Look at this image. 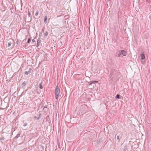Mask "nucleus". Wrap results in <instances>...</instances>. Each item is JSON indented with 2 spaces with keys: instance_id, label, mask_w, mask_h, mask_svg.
<instances>
[{
  "instance_id": "1",
  "label": "nucleus",
  "mask_w": 151,
  "mask_h": 151,
  "mask_svg": "<svg viewBox=\"0 0 151 151\" xmlns=\"http://www.w3.org/2000/svg\"><path fill=\"white\" fill-rule=\"evenodd\" d=\"M119 72L114 69L111 70L110 74V78L114 79L116 78L119 75Z\"/></svg>"
},
{
  "instance_id": "2",
  "label": "nucleus",
  "mask_w": 151,
  "mask_h": 151,
  "mask_svg": "<svg viewBox=\"0 0 151 151\" xmlns=\"http://www.w3.org/2000/svg\"><path fill=\"white\" fill-rule=\"evenodd\" d=\"M60 93V89L58 85H57L55 89V98L57 99L59 97V95Z\"/></svg>"
},
{
  "instance_id": "3",
  "label": "nucleus",
  "mask_w": 151,
  "mask_h": 151,
  "mask_svg": "<svg viewBox=\"0 0 151 151\" xmlns=\"http://www.w3.org/2000/svg\"><path fill=\"white\" fill-rule=\"evenodd\" d=\"M98 82V81H92L90 82H88V86L91 85L92 84H95L96 83H97Z\"/></svg>"
},
{
  "instance_id": "4",
  "label": "nucleus",
  "mask_w": 151,
  "mask_h": 151,
  "mask_svg": "<svg viewBox=\"0 0 151 151\" xmlns=\"http://www.w3.org/2000/svg\"><path fill=\"white\" fill-rule=\"evenodd\" d=\"M32 70V69L31 68H29V70H28L27 71H25V72H24L25 74L26 75H28L30 73H31Z\"/></svg>"
},
{
  "instance_id": "5",
  "label": "nucleus",
  "mask_w": 151,
  "mask_h": 151,
  "mask_svg": "<svg viewBox=\"0 0 151 151\" xmlns=\"http://www.w3.org/2000/svg\"><path fill=\"white\" fill-rule=\"evenodd\" d=\"M140 56L141 57V59L144 60L145 58V55L144 52H142L141 55Z\"/></svg>"
},
{
  "instance_id": "6",
  "label": "nucleus",
  "mask_w": 151,
  "mask_h": 151,
  "mask_svg": "<svg viewBox=\"0 0 151 151\" xmlns=\"http://www.w3.org/2000/svg\"><path fill=\"white\" fill-rule=\"evenodd\" d=\"M121 51V55L124 56H126L127 54V52L126 51L124 50H122Z\"/></svg>"
},
{
  "instance_id": "7",
  "label": "nucleus",
  "mask_w": 151,
  "mask_h": 151,
  "mask_svg": "<svg viewBox=\"0 0 151 151\" xmlns=\"http://www.w3.org/2000/svg\"><path fill=\"white\" fill-rule=\"evenodd\" d=\"M21 132H19L17 135L14 138V139H16L18 138L21 134Z\"/></svg>"
},
{
  "instance_id": "8",
  "label": "nucleus",
  "mask_w": 151,
  "mask_h": 151,
  "mask_svg": "<svg viewBox=\"0 0 151 151\" xmlns=\"http://www.w3.org/2000/svg\"><path fill=\"white\" fill-rule=\"evenodd\" d=\"M41 42V40L39 38L38 40H37V42L36 45V47H38L40 45V44Z\"/></svg>"
},
{
  "instance_id": "9",
  "label": "nucleus",
  "mask_w": 151,
  "mask_h": 151,
  "mask_svg": "<svg viewBox=\"0 0 151 151\" xmlns=\"http://www.w3.org/2000/svg\"><path fill=\"white\" fill-rule=\"evenodd\" d=\"M28 15L29 17H30V22L32 19V18L31 17H30L31 16V14L29 12V10H28Z\"/></svg>"
},
{
  "instance_id": "10",
  "label": "nucleus",
  "mask_w": 151,
  "mask_h": 151,
  "mask_svg": "<svg viewBox=\"0 0 151 151\" xmlns=\"http://www.w3.org/2000/svg\"><path fill=\"white\" fill-rule=\"evenodd\" d=\"M117 54L118 57H120L121 55V51H118L117 52Z\"/></svg>"
},
{
  "instance_id": "11",
  "label": "nucleus",
  "mask_w": 151,
  "mask_h": 151,
  "mask_svg": "<svg viewBox=\"0 0 151 151\" xmlns=\"http://www.w3.org/2000/svg\"><path fill=\"white\" fill-rule=\"evenodd\" d=\"M44 22L45 24H46L47 22V16H45L44 17Z\"/></svg>"
},
{
  "instance_id": "12",
  "label": "nucleus",
  "mask_w": 151,
  "mask_h": 151,
  "mask_svg": "<svg viewBox=\"0 0 151 151\" xmlns=\"http://www.w3.org/2000/svg\"><path fill=\"white\" fill-rule=\"evenodd\" d=\"M4 139L5 138L4 137H2L1 138H0V141L1 143H3Z\"/></svg>"
},
{
  "instance_id": "13",
  "label": "nucleus",
  "mask_w": 151,
  "mask_h": 151,
  "mask_svg": "<svg viewBox=\"0 0 151 151\" xmlns=\"http://www.w3.org/2000/svg\"><path fill=\"white\" fill-rule=\"evenodd\" d=\"M27 83L25 81H24V82L22 83L21 85V86L22 87H24L25 86L26 84Z\"/></svg>"
},
{
  "instance_id": "14",
  "label": "nucleus",
  "mask_w": 151,
  "mask_h": 151,
  "mask_svg": "<svg viewBox=\"0 0 151 151\" xmlns=\"http://www.w3.org/2000/svg\"><path fill=\"white\" fill-rule=\"evenodd\" d=\"M22 122L23 123H24V124H23V126L24 127H25L27 126V125H28V123L27 122H24V120H23V121H22Z\"/></svg>"
},
{
  "instance_id": "15",
  "label": "nucleus",
  "mask_w": 151,
  "mask_h": 151,
  "mask_svg": "<svg viewBox=\"0 0 151 151\" xmlns=\"http://www.w3.org/2000/svg\"><path fill=\"white\" fill-rule=\"evenodd\" d=\"M42 82L40 83V84H39V88H40L41 89H42L43 88V86L42 84Z\"/></svg>"
},
{
  "instance_id": "16",
  "label": "nucleus",
  "mask_w": 151,
  "mask_h": 151,
  "mask_svg": "<svg viewBox=\"0 0 151 151\" xmlns=\"http://www.w3.org/2000/svg\"><path fill=\"white\" fill-rule=\"evenodd\" d=\"M120 96L119 94H117L115 97V98L118 99H120Z\"/></svg>"
},
{
  "instance_id": "17",
  "label": "nucleus",
  "mask_w": 151,
  "mask_h": 151,
  "mask_svg": "<svg viewBox=\"0 0 151 151\" xmlns=\"http://www.w3.org/2000/svg\"><path fill=\"white\" fill-rule=\"evenodd\" d=\"M47 105H45L44 106H43V110H44L45 111L46 110L45 109L47 108Z\"/></svg>"
},
{
  "instance_id": "18",
  "label": "nucleus",
  "mask_w": 151,
  "mask_h": 151,
  "mask_svg": "<svg viewBox=\"0 0 151 151\" xmlns=\"http://www.w3.org/2000/svg\"><path fill=\"white\" fill-rule=\"evenodd\" d=\"M48 35V32H47L46 31L45 34L44 35V36L45 37L47 36Z\"/></svg>"
},
{
  "instance_id": "19",
  "label": "nucleus",
  "mask_w": 151,
  "mask_h": 151,
  "mask_svg": "<svg viewBox=\"0 0 151 151\" xmlns=\"http://www.w3.org/2000/svg\"><path fill=\"white\" fill-rule=\"evenodd\" d=\"M39 11L38 10H36L35 15L36 16H37L38 14Z\"/></svg>"
},
{
  "instance_id": "20",
  "label": "nucleus",
  "mask_w": 151,
  "mask_h": 151,
  "mask_svg": "<svg viewBox=\"0 0 151 151\" xmlns=\"http://www.w3.org/2000/svg\"><path fill=\"white\" fill-rule=\"evenodd\" d=\"M12 42H9L7 46L8 47H10L12 45Z\"/></svg>"
},
{
  "instance_id": "21",
  "label": "nucleus",
  "mask_w": 151,
  "mask_h": 151,
  "mask_svg": "<svg viewBox=\"0 0 151 151\" xmlns=\"http://www.w3.org/2000/svg\"><path fill=\"white\" fill-rule=\"evenodd\" d=\"M31 38H29L28 39V40H27V43H29V42L31 41Z\"/></svg>"
},
{
  "instance_id": "22",
  "label": "nucleus",
  "mask_w": 151,
  "mask_h": 151,
  "mask_svg": "<svg viewBox=\"0 0 151 151\" xmlns=\"http://www.w3.org/2000/svg\"><path fill=\"white\" fill-rule=\"evenodd\" d=\"M34 118L36 119H37V120H39L40 119V117H36V116H34Z\"/></svg>"
},
{
  "instance_id": "23",
  "label": "nucleus",
  "mask_w": 151,
  "mask_h": 151,
  "mask_svg": "<svg viewBox=\"0 0 151 151\" xmlns=\"http://www.w3.org/2000/svg\"><path fill=\"white\" fill-rule=\"evenodd\" d=\"M116 138L117 139L119 140V136H117Z\"/></svg>"
},
{
  "instance_id": "24",
  "label": "nucleus",
  "mask_w": 151,
  "mask_h": 151,
  "mask_svg": "<svg viewBox=\"0 0 151 151\" xmlns=\"http://www.w3.org/2000/svg\"><path fill=\"white\" fill-rule=\"evenodd\" d=\"M49 119V116H47L46 117V119H47V120L48 119Z\"/></svg>"
},
{
  "instance_id": "25",
  "label": "nucleus",
  "mask_w": 151,
  "mask_h": 151,
  "mask_svg": "<svg viewBox=\"0 0 151 151\" xmlns=\"http://www.w3.org/2000/svg\"><path fill=\"white\" fill-rule=\"evenodd\" d=\"M41 116V114L40 113L39 114V116H38V117H40V118Z\"/></svg>"
},
{
  "instance_id": "26",
  "label": "nucleus",
  "mask_w": 151,
  "mask_h": 151,
  "mask_svg": "<svg viewBox=\"0 0 151 151\" xmlns=\"http://www.w3.org/2000/svg\"><path fill=\"white\" fill-rule=\"evenodd\" d=\"M32 41L33 42H35V40L34 39H33Z\"/></svg>"
},
{
  "instance_id": "27",
  "label": "nucleus",
  "mask_w": 151,
  "mask_h": 151,
  "mask_svg": "<svg viewBox=\"0 0 151 151\" xmlns=\"http://www.w3.org/2000/svg\"><path fill=\"white\" fill-rule=\"evenodd\" d=\"M43 104H44L45 102H44L43 100H42V102H41V103H43Z\"/></svg>"
},
{
  "instance_id": "28",
  "label": "nucleus",
  "mask_w": 151,
  "mask_h": 151,
  "mask_svg": "<svg viewBox=\"0 0 151 151\" xmlns=\"http://www.w3.org/2000/svg\"><path fill=\"white\" fill-rule=\"evenodd\" d=\"M58 147H59V148H60V145L58 144Z\"/></svg>"
},
{
  "instance_id": "29",
  "label": "nucleus",
  "mask_w": 151,
  "mask_h": 151,
  "mask_svg": "<svg viewBox=\"0 0 151 151\" xmlns=\"http://www.w3.org/2000/svg\"><path fill=\"white\" fill-rule=\"evenodd\" d=\"M100 142V140H99V142H98V143H99V142Z\"/></svg>"
},
{
  "instance_id": "30",
  "label": "nucleus",
  "mask_w": 151,
  "mask_h": 151,
  "mask_svg": "<svg viewBox=\"0 0 151 151\" xmlns=\"http://www.w3.org/2000/svg\"><path fill=\"white\" fill-rule=\"evenodd\" d=\"M2 109L1 108H0V109Z\"/></svg>"
}]
</instances>
